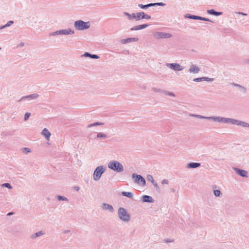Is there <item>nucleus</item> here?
<instances>
[{
  "label": "nucleus",
  "instance_id": "20e7f679",
  "mask_svg": "<svg viewBox=\"0 0 249 249\" xmlns=\"http://www.w3.org/2000/svg\"><path fill=\"white\" fill-rule=\"evenodd\" d=\"M110 169L116 172H122L124 171L123 165L117 160H111L107 164Z\"/></svg>",
  "mask_w": 249,
  "mask_h": 249
},
{
  "label": "nucleus",
  "instance_id": "9d476101",
  "mask_svg": "<svg viewBox=\"0 0 249 249\" xmlns=\"http://www.w3.org/2000/svg\"><path fill=\"white\" fill-rule=\"evenodd\" d=\"M166 66L175 71H181L184 69L179 64L176 63H167Z\"/></svg>",
  "mask_w": 249,
  "mask_h": 249
},
{
  "label": "nucleus",
  "instance_id": "9b49d317",
  "mask_svg": "<svg viewBox=\"0 0 249 249\" xmlns=\"http://www.w3.org/2000/svg\"><path fill=\"white\" fill-rule=\"evenodd\" d=\"M185 18H187L192 19L200 20H203V21H205L212 22L209 18L200 17V16H198L192 15L188 14H186L185 15Z\"/></svg>",
  "mask_w": 249,
  "mask_h": 249
},
{
  "label": "nucleus",
  "instance_id": "423d86ee",
  "mask_svg": "<svg viewBox=\"0 0 249 249\" xmlns=\"http://www.w3.org/2000/svg\"><path fill=\"white\" fill-rule=\"evenodd\" d=\"M106 167L103 165L96 167L93 172V179L94 181H98L102 175L105 172Z\"/></svg>",
  "mask_w": 249,
  "mask_h": 249
},
{
  "label": "nucleus",
  "instance_id": "4468645a",
  "mask_svg": "<svg viewBox=\"0 0 249 249\" xmlns=\"http://www.w3.org/2000/svg\"><path fill=\"white\" fill-rule=\"evenodd\" d=\"M38 96L39 95L37 93H34L29 95L22 97L19 101L20 102L24 100H28L30 101L37 99Z\"/></svg>",
  "mask_w": 249,
  "mask_h": 249
},
{
  "label": "nucleus",
  "instance_id": "c9c22d12",
  "mask_svg": "<svg viewBox=\"0 0 249 249\" xmlns=\"http://www.w3.org/2000/svg\"><path fill=\"white\" fill-rule=\"evenodd\" d=\"M13 23H14V21H13L10 20V21H8L7 23L5 25H4L3 26L4 27V28H5L6 27L10 26Z\"/></svg>",
  "mask_w": 249,
  "mask_h": 249
},
{
  "label": "nucleus",
  "instance_id": "3c124183",
  "mask_svg": "<svg viewBox=\"0 0 249 249\" xmlns=\"http://www.w3.org/2000/svg\"><path fill=\"white\" fill-rule=\"evenodd\" d=\"M236 13L238 14H239V15H242L243 16H247V14L241 12H237Z\"/></svg>",
  "mask_w": 249,
  "mask_h": 249
},
{
  "label": "nucleus",
  "instance_id": "c756f323",
  "mask_svg": "<svg viewBox=\"0 0 249 249\" xmlns=\"http://www.w3.org/2000/svg\"><path fill=\"white\" fill-rule=\"evenodd\" d=\"M57 198L59 201H68V199L66 197L62 196H57Z\"/></svg>",
  "mask_w": 249,
  "mask_h": 249
},
{
  "label": "nucleus",
  "instance_id": "b1692460",
  "mask_svg": "<svg viewBox=\"0 0 249 249\" xmlns=\"http://www.w3.org/2000/svg\"><path fill=\"white\" fill-rule=\"evenodd\" d=\"M44 234V232L41 231H39L38 232H37L33 234H32L31 236V238L33 239H36V238L40 236H41V235H43Z\"/></svg>",
  "mask_w": 249,
  "mask_h": 249
},
{
  "label": "nucleus",
  "instance_id": "473e14b6",
  "mask_svg": "<svg viewBox=\"0 0 249 249\" xmlns=\"http://www.w3.org/2000/svg\"><path fill=\"white\" fill-rule=\"evenodd\" d=\"M163 93H165V94L167 95H169V96H172V97H175V94L173 92H170V91H163Z\"/></svg>",
  "mask_w": 249,
  "mask_h": 249
},
{
  "label": "nucleus",
  "instance_id": "6e6d98bb",
  "mask_svg": "<svg viewBox=\"0 0 249 249\" xmlns=\"http://www.w3.org/2000/svg\"><path fill=\"white\" fill-rule=\"evenodd\" d=\"M248 63L249 64V60H248Z\"/></svg>",
  "mask_w": 249,
  "mask_h": 249
},
{
  "label": "nucleus",
  "instance_id": "c85d7f7f",
  "mask_svg": "<svg viewBox=\"0 0 249 249\" xmlns=\"http://www.w3.org/2000/svg\"><path fill=\"white\" fill-rule=\"evenodd\" d=\"M151 18V16L148 14L142 12V19H149Z\"/></svg>",
  "mask_w": 249,
  "mask_h": 249
},
{
  "label": "nucleus",
  "instance_id": "8fccbe9b",
  "mask_svg": "<svg viewBox=\"0 0 249 249\" xmlns=\"http://www.w3.org/2000/svg\"><path fill=\"white\" fill-rule=\"evenodd\" d=\"M71 232V231L70 230H64L63 231V233L64 234H68L69 233Z\"/></svg>",
  "mask_w": 249,
  "mask_h": 249
},
{
  "label": "nucleus",
  "instance_id": "c03bdc74",
  "mask_svg": "<svg viewBox=\"0 0 249 249\" xmlns=\"http://www.w3.org/2000/svg\"><path fill=\"white\" fill-rule=\"evenodd\" d=\"M169 183V181L167 179H164L161 181L162 184H168Z\"/></svg>",
  "mask_w": 249,
  "mask_h": 249
},
{
  "label": "nucleus",
  "instance_id": "72a5a7b5",
  "mask_svg": "<svg viewBox=\"0 0 249 249\" xmlns=\"http://www.w3.org/2000/svg\"><path fill=\"white\" fill-rule=\"evenodd\" d=\"M22 151L23 153L25 154H28L29 153L31 152V150L29 148L25 147L22 149Z\"/></svg>",
  "mask_w": 249,
  "mask_h": 249
},
{
  "label": "nucleus",
  "instance_id": "49530a36",
  "mask_svg": "<svg viewBox=\"0 0 249 249\" xmlns=\"http://www.w3.org/2000/svg\"><path fill=\"white\" fill-rule=\"evenodd\" d=\"M136 19V13L131 14V20Z\"/></svg>",
  "mask_w": 249,
  "mask_h": 249
},
{
  "label": "nucleus",
  "instance_id": "412c9836",
  "mask_svg": "<svg viewBox=\"0 0 249 249\" xmlns=\"http://www.w3.org/2000/svg\"><path fill=\"white\" fill-rule=\"evenodd\" d=\"M41 134L46 138V140H49L51 135V133L47 128H44Z\"/></svg>",
  "mask_w": 249,
  "mask_h": 249
},
{
  "label": "nucleus",
  "instance_id": "5fc2aeb1",
  "mask_svg": "<svg viewBox=\"0 0 249 249\" xmlns=\"http://www.w3.org/2000/svg\"><path fill=\"white\" fill-rule=\"evenodd\" d=\"M4 26H3H3H0V30L3 29H4Z\"/></svg>",
  "mask_w": 249,
  "mask_h": 249
},
{
  "label": "nucleus",
  "instance_id": "09e8293b",
  "mask_svg": "<svg viewBox=\"0 0 249 249\" xmlns=\"http://www.w3.org/2000/svg\"><path fill=\"white\" fill-rule=\"evenodd\" d=\"M147 7L149 8V7L155 6L156 4H155V3H151L147 4Z\"/></svg>",
  "mask_w": 249,
  "mask_h": 249
},
{
  "label": "nucleus",
  "instance_id": "ea45409f",
  "mask_svg": "<svg viewBox=\"0 0 249 249\" xmlns=\"http://www.w3.org/2000/svg\"><path fill=\"white\" fill-rule=\"evenodd\" d=\"M203 81H213V78H210L207 77H202Z\"/></svg>",
  "mask_w": 249,
  "mask_h": 249
},
{
  "label": "nucleus",
  "instance_id": "a18cd8bd",
  "mask_svg": "<svg viewBox=\"0 0 249 249\" xmlns=\"http://www.w3.org/2000/svg\"><path fill=\"white\" fill-rule=\"evenodd\" d=\"M24 45H25L24 43L22 42L18 45L17 48H22V47H24Z\"/></svg>",
  "mask_w": 249,
  "mask_h": 249
},
{
  "label": "nucleus",
  "instance_id": "de8ad7c7",
  "mask_svg": "<svg viewBox=\"0 0 249 249\" xmlns=\"http://www.w3.org/2000/svg\"><path fill=\"white\" fill-rule=\"evenodd\" d=\"M90 55L91 54L89 53H85L83 56H85V57H90Z\"/></svg>",
  "mask_w": 249,
  "mask_h": 249
},
{
  "label": "nucleus",
  "instance_id": "f3484780",
  "mask_svg": "<svg viewBox=\"0 0 249 249\" xmlns=\"http://www.w3.org/2000/svg\"><path fill=\"white\" fill-rule=\"evenodd\" d=\"M138 40L137 37H130L126 39H123L121 40V43L124 44H127L132 42H135Z\"/></svg>",
  "mask_w": 249,
  "mask_h": 249
},
{
  "label": "nucleus",
  "instance_id": "6ab92c4d",
  "mask_svg": "<svg viewBox=\"0 0 249 249\" xmlns=\"http://www.w3.org/2000/svg\"><path fill=\"white\" fill-rule=\"evenodd\" d=\"M148 26H149V25L147 24H144L137 25V26L133 27V28H131V31H134V30L137 31V30H142V29L146 28L148 27Z\"/></svg>",
  "mask_w": 249,
  "mask_h": 249
},
{
  "label": "nucleus",
  "instance_id": "dca6fc26",
  "mask_svg": "<svg viewBox=\"0 0 249 249\" xmlns=\"http://www.w3.org/2000/svg\"><path fill=\"white\" fill-rule=\"evenodd\" d=\"M146 179L148 181H150L153 184V185L154 186V187L157 190H160L159 186H158V184L155 182L152 176H151V175H147Z\"/></svg>",
  "mask_w": 249,
  "mask_h": 249
},
{
  "label": "nucleus",
  "instance_id": "393cba45",
  "mask_svg": "<svg viewBox=\"0 0 249 249\" xmlns=\"http://www.w3.org/2000/svg\"><path fill=\"white\" fill-rule=\"evenodd\" d=\"M96 138L98 139L105 140L107 138V136L103 132H99L97 134Z\"/></svg>",
  "mask_w": 249,
  "mask_h": 249
},
{
  "label": "nucleus",
  "instance_id": "f8f14e48",
  "mask_svg": "<svg viewBox=\"0 0 249 249\" xmlns=\"http://www.w3.org/2000/svg\"><path fill=\"white\" fill-rule=\"evenodd\" d=\"M200 71L199 68L195 64H192L188 70V72L191 74H196Z\"/></svg>",
  "mask_w": 249,
  "mask_h": 249
},
{
  "label": "nucleus",
  "instance_id": "6e6552de",
  "mask_svg": "<svg viewBox=\"0 0 249 249\" xmlns=\"http://www.w3.org/2000/svg\"><path fill=\"white\" fill-rule=\"evenodd\" d=\"M132 178L134 179V182L139 185L144 186L146 184L144 178L140 175L133 174L132 176Z\"/></svg>",
  "mask_w": 249,
  "mask_h": 249
},
{
  "label": "nucleus",
  "instance_id": "4be33fe9",
  "mask_svg": "<svg viewBox=\"0 0 249 249\" xmlns=\"http://www.w3.org/2000/svg\"><path fill=\"white\" fill-rule=\"evenodd\" d=\"M207 12L209 14L215 16H219L222 14V12L215 11L214 9L207 10Z\"/></svg>",
  "mask_w": 249,
  "mask_h": 249
},
{
  "label": "nucleus",
  "instance_id": "a19ab883",
  "mask_svg": "<svg viewBox=\"0 0 249 249\" xmlns=\"http://www.w3.org/2000/svg\"><path fill=\"white\" fill-rule=\"evenodd\" d=\"M194 82H199L203 81L202 77L196 78L193 79Z\"/></svg>",
  "mask_w": 249,
  "mask_h": 249
},
{
  "label": "nucleus",
  "instance_id": "39448f33",
  "mask_svg": "<svg viewBox=\"0 0 249 249\" xmlns=\"http://www.w3.org/2000/svg\"><path fill=\"white\" fill-rule=\"evenodd\" d=\"M73 26L77 30L83 31L89 28L90 24L89 21L85 22L82 20H78L74 22Z\"/></svg>",
  "mask_w": 249,
  "mask_h": 249
},
{
  "label": "nucleus",
  "instance_id": "1a4fd4ad",
  "mask_svg": "<svg viewBox=\"0 0 249 249\" xmlns=\"http://www.w3.org/2000/svg\"><path fill=\"white\" fill-rule=\"evenodd\" d=\"M230 124L233 125L241 126H242L243 127H249V123L240 120L234 119L232 118L231 119Z\"/></svg>",
  "mask_w": 249,
  "mask_h": 249
},
{
  "label": "nucleus",
  "instance_id": "37998d69",
  "mask_svg": "<svg viewBox=\"0 0 249 249\" xmlns=\"http://www.w3.org/2000/svg\"><path fill=\"white\" fill-rule=\"evenodd\" d=\"M155 4H156V5L160 6H164L166 5V4L165 3L161 2L155 3Z\"/></svg>",
  "mask_w": 249,
  "mask_h": 249
},
{
  "label": "nucleus",
  "instance_id": "7c9ffc66",
  "mask_svg": "<svg viewBox=\"0 0 249 249\" xmlns=\"http://www.w3.org/2000/svg\"><path fill=\"white\" fill-rule=\"evenodd\" d=\"M142 19V12L136 13V21L140 20Z\"/></svg>",
  "mask_w": 249,
  "mask_h": 249
},
{
  "label": "nucleus",
  "instance_id": "2f4dec72",
  "mask_svg": "<svg viewBox=\"0 0 249 249\" xmlns=\"http://www.w3.org/2000/svg\"><path fill=\"white\" fill-rule=\"evenodd\" d=\"M1 187H6L9 189H11L12 188V186L9 183H5L1 184Z\"/></svg>",
  "mask_w": 249,
  "mask_h": 249
},
{
  "label": "nucleus",
  "instance_id": "f257e3e1",
  "mask_svg": "<svg viewBox=\"0 0 249 249\" xmlns=\"http://www.w3.org/2000/svg\"><path fill=\"white\" fill-rule=\"evenodd\" d=\"M190 116L194 117L195 118L200 119H206L209 120H212L215 122L223 123L224 124H230L231 119L228 118L222 117L220 116H210L205 117L200 115L190 114Z\"/></svg>",
  "mask_w": 249,
  "mask_h": 249
},
{
  "label": "nucleus",
  "instance_id": "a211bd4d",
  "mask_svg": "<svg viewBox=\"0 0 249 249\" xmlns=\"http://www.w3.org/2000/svg\"><path fill=\"white\" fill-rule=\"evenodd\" d=\"M141 199L143 202L153 203L154 202V200L151 196L147 195L142 196Z\"/></svg>",
  "mask_w": 249,
  "mask_h": 249
},
{
  "label": "nucleus",
  "instance_id": "f704fd0d",
  "mask_svg": "<svg viewBox=\"0 0 249 249\" xmlns=\"http://www.w3.org/2000/svg\"><path fill=\"white\" fill-rule=\"evenodd\" d=\"M30 115H31L30 113L26 112L24 115V121H27L29 119Z\"/></svg>",
  "mask_w": 249,
  "mask_h": 249
},
{
  "label": "nucleus",
  "instance_id": "2eb2a0df",
  "mask_svg": "<svg viewBox=\"0 0 249 249\" xmlns=\"http://www.w3.org/2000/svg\"><path fill=\"white\" fill-rule=\"evenodd\" d=\"M102 209L103 210L108 211V212L111 213H113L114 212V209L112 206L106 203H104L102 204Z\"/></svg>",
  "mask_w": 249,
  "mask_h": 249
},
{
  "label": "nucleus",
  "instance_id": "cd10ccee",
  "mask_svg": "<svg viewBox=\"0 0 249 249\" xmlns=\"http://www.w3.org/2000/svg\"><path fill=\"white\" fill-rule=\"evenodd\" d=\"M213 194L216 197H220L222 195V193L220 190H213Z\"/></svg>",
  "mask_w": 249,
  "mask_h": 249
},
{
  "label": "nucleus",
  "instance_id": "7ed1b4c3",
  "mask_svg": "<svg viewBox=\"0 0 249 249\" xmlns=\"http://www.w3.org/2000/svg\"><path fill=\"white\" fill-rule=\"evenodd\" d=\"M75 34V31L74 30L72 29L71 28H68L66 29H60L59 30H57L55 32H51L50 33V36H57L59 35H64V36H68V35H73Z\"/></svg>",
  "mask_w": 249,
  "mask_h": 249
},
{
  "label": "nucleus",
  "instance_id": "603ef678",
  "mask_svg": "<svg viewBox=\"0 0 249 249\" xmlns=\"http://www.w3.org/2000/svg\"><path fill=\"white\" fill-rule=\"evenodd\" d=\"M74 189L76 191H78L79 190V189H80V188L78 186H75L74 187Z\"/></svg>",
  "mask_w": 249,
  "mask_h": 249
},
{
  "label": "nucleus",
  "instance_id": "0eeeda50",
  "mask_svg": "<svg viewBox=\"0 0 249 249\" xmlns=\"http://www.w3.org/2000/svg\"><path fill=\"white\" fill-rule=\"evenodd\" d=\"M153 35L154 37L157 39H161L163 38H170L172 37V35L170 33L160 32H154Z\"/></svg>",
  "mask_w": 249,
  "mask_h": 249
},
{
  "label": "nucleus",
  "instance_id": "a878e982",
  "mask_svg": "<svg viewBox=\"0 0 249 249\" xmlns=\"http://www.w3.org/2000/svg\"><path fill=\"white\" fill-rule=\"evenodd\" d=\"M122 194L123 196H126L128 198H132L133 196V194L130 192L124 191L122 192Z\"/></svg>",
  "mask_w": 249,
  "mask_h": 249
},
{
  "label": "nucleus",
  "instance_id": "e433bc0d",
  "mask_svg": "<svg viewBox=\"0 0 249 249\" xmlns=\"http://www.w3.org/2000/svg\"><path fill=\"white\" fill-rule=\"evenodd\" d=\"M123 14L124 16L126 17L127 18V19L131 20V14L126 12H124L123 13Z\"/></svg>",
  "mask_w": 249,
  "mask_h": 249
},
{
  "label": "nucleus",
  "instance_id": "aec40b11",
  "mask_svg": "<svg viewBox=\"0 0 249 249\" xmlns=\"http://www.w3.org/2000/svg\"><path fill=\"white\" fill-rule=\"evenodd\" d=\"M201 164L198 162H190L186 165V168L188 169L196 168L200 166Z\"/></svg>",
  "mask_w": 249,
  "mask_h": 249
},
{
  "label": "nucleus",
  "instance_id": "bb28decb",
  "mask_svg": "<svg viewBox=\"0 0 249 249\" xmlns=\"http://www.w3.org/2000/svg\"><path fill=\"white\" fill-rule=\"evenodd\" d=\"M104 124L102 123H100V122H96V123H93V124H89L88 126H87V127L88 128H90L92 126H97V125H103Z\"/></svg>",
  "mask_w": 249,
  "mask_h": 249
},
{
  "label": "nucleus",
  "instance_id": "58836bf2",
  "mask_svg": "<svg viewBox=\"0 0 249 249\" xmlns=\"http://www.w3.org/2000/svg\"><path fill=\"white\" fill-rule=\"evenodd\" d=\"M138 7L141 8H142V9H145L148 8L147 4L143 5V4H138Z\"/></svg>",
  "mask_w": 249,
  "mask_h": 249
},
{
  "label": "nucleus",
  "instance_id": "864d4df0",
  "mask_svg": "<svg viewBox=\"0 0 249 249\" xmlns=\"http://www.w3.org/2000/svg\"><path fill=\"white\" fill-rule=\"evenodd\" d=\"M14 212H9V213H7V215L8 216H10V215H12L14 214Z\"/></svg>",
  "mask_w": 249,
  "mask_h": 249
},
{
  "label": "nucleus",
  "instance_id": "5701e85b",
  "mask_svg": "<svg viewBox=\"0 0 249 249\" xmlns=\"http://www.w3.org/2000/svg\"><path fill=\"white\" fill-rule=\"evenodd\" d=\"M231 85L234 87L238 88L240 91H242V92L245 93L247 91L246 88L242 85L234 83H232Z\"/></svg>",
  "mask_w": 249,
  "mask_h": 249
},
{
  "label": "nucleus",
  "instance_id": "ddd939ff",
  "mask_svg": "<svg viewBox=\"0 0 249 249\" xmlns=\"http://www.w3.org/2000/svg\"><path fill=\"white\" fill-rule=\"evenodd\" d=\"M233 170L238 175L242 177L248 178V172L246 170L241 169L236 167H233Z\"/></svg>",
  "mask_w": 249,
  "mask_h": 249
},
{
  "label": "nucleus",
  "instance_id": "f03ea898",
  "mask_svg": "<svg viewBox=\"0 0 249 249\" xmlns=\"http://www.w3.org/2000/svg\"><path fill=\"white\" fill-rule=\"evenodd\" d=\"M117 214L120 220L124 223H127L130 221L131 216L124 208H119L118 210Z\"/></svg>",
  "mask_w": 249,
  "mask_h": 249
},
{
  "label": "nucleus",
  "instance_id": "79ce46f5",
  "mask_svg": "<svg viewBox=\"0 0 249 249\" xmlns=\"http://www.w3.org/2000/svg\"><path fill=\"white\" fill-rule=\"evenodd\" d=\"M90 58L92 59H98L99 58V56L96 54H91Z\"/></svg>",
  "mask_w": 249,
  "mask_h": 249
},
{
  "label": "nucleus",
  "instance_id": "4d7b16f0",
  "mask_svg": "<svg viewBox=\"0 0 249 249\" xmlns=\"http://www.w3.org/2000/svg\"><path fill=\"white\" fill-rule=\"evenodd\" d=\"M1 49V48H0V50Z\"/></svg>",
  "mask_w": 249,
  "mask_h": 249
},
{
  "label": "nucleus",
  "instance_id": "4c0bfd02",
  "mask_svg": "<svg viewBox=\"0 0 249 249\" xmlns=\"http://www.w3.org/2000/svg\"><path fill=\"white\" fill-rule=\"evenodd\" d=\"M152 90L154 92H162L163 93V91H164L163 90H162L160 89H157V88H152Z\"/></svg>",
  "mask_w": 249,
  "mask_h": 249
}]
</instances>
